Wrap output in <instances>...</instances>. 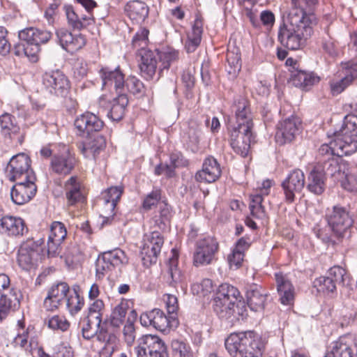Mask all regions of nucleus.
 I'll list each match as a JSON object with an SVG mask.
<instances>
[{
    "label": "nucleus",
    "instance_id": "f257e3e1",
    "mask_svg": "<svg viewBox=\"0 0 357 357\" xmlns=\"http://www.w3.org/2000/svg\"><path fill=\"white\" fill-rule=\"evenodd\" d=\"M317 4L318 0H291L287 22L278 33V40L283 46L296 50L305 45L317 24L314 10Z\"/></svg>",
    "mask_w": 357,
    "mask_h": 357
},
{
    "label": "nucleus",
    "instance_id": "f03ea898",
    "mask_svg": "<svg viewBox=\"0 0 357 357\" xmlns=\"http://www.w3.org/2000/svg\"><path fill=\"white\" fill-rule=\"evenodd\" d=\"M20 42L14 46V53L17 56H26L31 61H36L40 45L47 43L52 38V33L36 27L25 28L18 33Z\"/></svg>",
    "mask_w": 357,
    "mask_h": 357
},
{
    "label": "nucleus",
    "instance_id": "7ed1b4c3",
    "mask_svg": "<svg viewBox=\"0 0 357 357\" xmlns=\"http://www.w3.org/2000/svg\"><path fill=\"white\" fill-rule=\"evenodd\" d=\"M149 33L148 29L145 28L140 29L135 33L132 40L133 47L139 50V54L141 56L139 69L142 76L146 79H152L157 68V61L154 53L146 50Z\"/></svg>",
    "mask_w": 357,
    "mask_h": 357
},
{
    "label": "nucleus",
    "instance_id": "20e7f679",
    "mask_svg": "<svg viewBox=\"0 0 357 357\" xmlns=\"http://www.w3.org/2000/svg\"><path fill=\"white\" fill-rule=\"evenodd\" d=\"M239 296V291L231 284L224 283L219 286L214 298L213 310L220 318L231 317Z\"/></svg>",
    "mask_w": 357,
    "mask_h": 357
},
{
    "label": "nucleus",
    "instance_id": "39448f33",
    "mask_svg": "<svg viewBox=\"0 0 357 357\" xmlns=\"http://www.w3.org/2000/svg\"><path fill=\"white\" fill-rule=\"evenodd\" d=\"M22 298L20 291L11 285L9 276L0 273V321L20 305Z\"/></svg>",
    "mask_w": 357,
    "mask_h": 357
},
{
    "label": "nucleus",
    "instance_id": "423d86ee",
    "mask_svg": "<svg viewBox=\"0 0 357 357\" xmlns=\"http://www.w3.org/2000/svg\"><path fill=\"white\" fill-rule=\"evenodd\" d=\"M136 357H169L167 346L159 336L145 335L137 341L134 347Z\"/></svg>",
    "mask_w": 357,
    "mask_h": 357
},
{
    "label": "nucleus",
    "instance_id": "0eeeda50",
    "mask_svg": "<svg viewBox=\"0 0 357 357\" xmlns=\"http://www.w3.org/2000/svg\"><path fill=\"white\" fill-rule=\"evenodd\" d=\"M76 1L85 8L87 14L77 13L71 5H65L63 10L68 26L73 30L81 31L94 24L95 19L91 11L97 4L93 0Z\"/></svg>",
    "mask_w": 357,
    "mask_h": 357
},
{
    "label": "nucleus",
    "instance_id": "6e6552de",
    "mask_svg": "<svg viewBox=\"0 0 357 357\" xmlns=\"http://www.w3.org/2000/svg\"><path fill=\"white\" fill-rule=\"evenodd\" d=\"M128 262L126 253L120 248L104 252L99 255L96 263V276L101 279L115 268L121 270Z\"/></svg>",
    "mask_w": 357,
    "mask_h": 357
},
{
    "label": "nucleus",
    "instance_id": "1a4fd4ad",
    "mask_svg": "<svg viewBox=\"0 0 357 357\" xmlns=\"http://www.w3.org/2000/svg\"><path fill=\"white\" fill-rule=\"evenodd\" d=\"M31 159L25 153L13 156L7 167L6 174L11 181L36 180V174L31 167Z\"/></svg>",
    "mask_w": 357,
    "mask_h": 357
},
{
    "label": "nucleus",
    "instance_id": "9d476101",
    "mask_svg": "<svg viewBox=\"0 0 357 357\" xmlns=\"http://www.w3.org/2000/svg\"><path fill=\"white\" fill-rule=\"evenodd\" d=\"M43 243V241L41 238L37 241L33 238H27L21 243L17 252V261L22 269L30 271L36 268L40 246Z\"/></svg>",
    "mask_w": 357,
    "mask_h": 357
},
{
    "label": "nucleus",
    "instance_id": "9b49d317",
    "mask_svg": "<svg viewBox=\"0 0 357 357\" xmlns=\"http://www.w3.org/2000/svg\"><path fill=\"white\" fill-rule=\"evenodd\" d=\"M326 219L333 234L337 238L343 237L352 226L353 220L346 208L339 205L328 209Z\"/></svg>",
    "mask_w": 357,
    "mask_h": 357
},
{
    "label": "nucleus",
    "instance_id": "f8f14e48",
    "mask_svg": "<svg viewBox=\"0 0 357 357\" xmlns=\"http://www.w3.org/2000/svg\"><path fill=\"white\" fill-rule=\"evenodd\" d=\"M163 243V237L158 231H153L144 235L141 255L143 264L145 266H149L156 263Z\"/></svg>",
    "mask_w": 357,
    "mask_h": 357
},
{
    "label": "nucleus",
    "instance_id": "ddd939ff",
    "mask_svg": "<svg viewBox=\"0 0 357 357\" xmlns=\"http://www.w3.org/2000/svg\"><path fill=\"white\" fill-rule=\"evenodd\" d=\"M143 326H153L154 328L165 332L167 328L176 327L178 321L174 316H166L160 309L155 308L151 311L143 312L139 317Z\"/></svg>",
    "mask_w": 357,
    "mask_h": 357
},
{
    "label": "nucleus",
    "instance_id": "4468645a",
    "mask_svg": "<svg viewBox=\"0 0 357 357\" xmlns=\"http://www.w3.org/2000/svg\"><path fill=\"white\" fill-rule=\"evenodd\" d=\"M218 250L217 241L211 236H206L196 243L193 255V264L196 266L211 264Z\"/></svg>",
    "mask_w": 357,
    "mask_h": 357
},
{
    "label": "nucleus",
    "instance_id": "2eb2a0df",
    "mask_svg": "<svg viewBox=\"0 0 357 357\" xmlns=\"http://www.w3.org/2000/svg\"><path fill=\"white\" fill-rule=\"evenodd\" d=\"M43 85L46 91L58 97L66 96L70 89L68 79L59 70L45 73Z\"/></svg>",
    "mask_w": 357,
    "mask_h": 357
},
{
    "label": "nucleus",
    "instance_id": "dca6fc26",
    "mask_svg": "<svg viewBox=\"0 0 357 357\" xmlns=\"http://www.w3.org/2000/svg\"><path fill=\"white\" fill-rule=\"evenodd\" d=\"M77 163L75 155L66 145L61 150L54 153L50 161V169L52 172L59 175L69 174L75 168Z\"/></svg>",
    "mask_w": 357,
    "mask_h": 357
},
{
    "label": "nucleus",
    "instance_id": "f3484780",
    "mask_svg": "<svg viewBox=\"0 0 357 357\" xmlns=\"http://www.w3.org/2000/svg\"><path fill=\"white\" fill-rule=\"evenodd\" d=\"M333 134L340 136L347 146L348 151L355 153L357 151V115H347L340 130L334 131Z\"/></svg>",
    "mask_w": 357,
    "mask_h": 357
},
{
    "label": "nucleus",
    "instance_id": "a211bd4d",
    "mask_svg": "<svg viewBox=\"0 0 357 357\" xmlns=\"http://www.w3.org/2000/svg\"><path fill=\"white\" fill-rule=\"evenodd\" d=\"M229 143L235 153L245 158L248 155L251 143L255 139L252 130L229 128Z\"/></svg>",
    "mask_w": 357,
    "mask_h": 357
},
{
    "label": "nucleus",
    "instance_id": "6ab92c4d",
    "mask_svg": "<svg viewBox=\"0 0 357 357\" xmlns=\"http://www.w3.org/2000/svg\"><path fill=\"white\" fill-rule=\"evenodd\" d=\"M99 73L103 89L112 92L114 91L116 94L126 93L124 75L119 67L114 70L108 67L102 68Z\"/></svg>",
    "mask_w": 357,
    "mask_h": 357
},
{
    "label": "nucleus",
    "instance_id": "aec40b11",
    "mask_svg": "<svg viewBox=\"0 0 357 357\" xmlns=\"http://www.w3.org/2000/svg\"><path fill=\"white\" fill-rule=\"evenodd\" d=\"M55 34L59 45L70 54L81 50L86 43V38L83 34H73L64 27L57 29Z\"/></svg>",
    "mask_w": 357,
    "mask_h": 357
},
{
    "label": "nucleus",
    "instance_id": "412c9836",
    "mask_svg": "<svg viewBox=\"0 0 357 357\" xmlns=\"http://www.w3.org/2000/svg\"><path fill=\"white\" fill-rule=\"evenodd\" d=\"M301 126L300 120L291 116L278 123L275 133V140L280 145L291 142L298 134Z\"/></svg>",
    "mask_w": 357,
    "mask_h": 357
},
{
    "label": "nucleus",
    "instance_id": "4be33fe9",
    "mask_svg": "<svg viewBox=\"0 0 357 357\" xmlns=\"http://www.w3.org/2000/svg\"><path fill=\"white\" fill-rule=\"evenodd\" d=\"M305 183V178L303 171L298 169L291 171L282 183L286 202H293L295 195L302 190Z\"/></svg>",
    "mask_w": 357,
    "mask_h": 357
},
{
    "label": "nucleus",
    "instance_id": "5701e85b",
    "mask_svg": "<svg viewBox=\"0 0 357 357\" xmlns=\"http://www.w3.org/2000/svg\"><path fill=\"white\" fill-rule=\"evenodd\" d=\"M17 324L20 328L12 342V344L15 348L31 354L32 351L36 349L38 345L37 338L33 335V328L30 326L24 328V323L21 321H18Z\"/></svg>",
    "mask_w": 357,
    "mask_h": 357
},
{
    "label": "nucleus",
    "instance_id": "b1692460",
    "mask_svg": "<svg viewBox=\"0 0 357 357\" xmlns=\"http://www.w3.org/2000/svg\"><path fill=\"white\" fill-rule=\"evenodd\" d=\"M36 180H26L15 181L16 183L10 190L13 202L17 205H23L29 202L36 194Z\"/></svg>",
    "mask_w": 357,
    "mask_h": 357
},
{
    "label": "nucleus",
    "instance_id": "393cba45",
    "mask_svg": "<svg viewBox=\"0 0 357 357\" xmlns=\"http://www.w3.org/2000/svg\"><path fill=\"white\" fill-rule=\"evenodd\" d=\"M331 135L333 136V139L330 142L324 143L319 147L318 150V154L322 158H320L319 162H322L323 160H327L328 158H334L335 155L339 158H342L344 155L352 154V151H347V146L342 142L339 135L333 134H328V137Z\"/></svg>",
    "mask_w": 357,
    "mask_h": 357
},
{
    "label": "nucleus",
    "instance_id": "a878e982",
    "mask_svg": "<svg viewBox=\"0 0 357 357\" xmlns=\"http://www.w3.org/2000/svg\"><path fill=\"white\" fill-rule=\"evenodd\" d=\"M67 236L65 225L61 222L52 223L47 243V255L55 257L61 252V245Z\"/></svg>",
    "mask_w": 357,
    "mask_h": 357
},
{
    "label": "nucleus",
    "instance_id": "bb28decb",
    "mask_svg": "<svg viewBox=\"0 0 357 357\" xmlns=\"http://www.w3.org/2000/svg\"><path fill=\"white\" fill-rule=\"evenodd\" d=\"M70 290V287L66 282H59L53 284L44 300L45 309L47 311H54L58 309L65 302Z\"/></svg>",
    "mask_w": 357,
    "mask_h": 357
},
{
    "label": "nucleus",
    "instance_id": "cd10ccee",
    "mask_svg": "<svg viewBox=\"0 0 357 357\" xmlns=\"http://www.w3.org/2000/svg\"><path fill=\"white\" fill-rule=\"evenodd\" d=\"M255 331H245L231 333L225 340V347L231 357L241 356L246 343L251 340Z\"/></svg>",
    "mask_w": 357,
    "mask_h": 357
},
{
    "label": "nucleus",
    "instance_id": "c85d7f7f",
    "mask_svg": "<svg viewBox=\"0 0 357 357\" xmlns=\"http://www.w3.org/2000/svg\"><path fill=\"white\" fill-rule=\"evenodd\" d=\"M103 121L96 115L86 112L77 116L75 121V126L79 135L84 136L99 132L103 127Z\"/></svg>",
    "mask_w": 357,
    "mask_h": 357
},
{
    "label": "nucleus",
    "instance_id": "c756f323",
    "mask_svg": "<svg viewBox=\"0 0 357 357\" xmlns=\"http://www.w3.org/2000/svg\"><path fill=\"white\" fill-rule=\"evenodd\" d=\"M221 175V169L217 160L212 156L207 157L203 162L202 168L196 172L195 178L197 182L213 183Z\"/></svg>",
    "mask_w": 357,
    "mask_h": 357
},
{
    "label": "nucleus",
    "instance_id": "7c9ffc66",
    "mask_svg": "<svg viewBox=\"0 0 357 357\" xmlns=\"http://www.w3.org/2000/svg\"><path fill=\"white\" fill-rule=\"evenodd\" d=\"M354 347V340L351 335L342 336L332 342L324 357H356Z\"/></svg>",
    "mask_w": 357,
    "mask_h": 357
},
{
    "label": "nucleus",
    "instance_id": "2f4dec72",
    "mask_svg": "<svg viewBox=\"0 0 357 357\" xmlns=\"http://www.w3.org/2000/svg\"><path fill=\"white\" fill-rule=\"evenodd\" d=\"M27 231L25 222L20 217L5 215L0 219V232L9 237H19Z\"/></svg>",
    "mask_w": 357,
    "mask_h": 357
},
{
    "label": "nucleus",
    "instance_id": "473e14b6",
    "mask_svg": "<svg viewBox=\"0 0 357 357\" xmlns=\"http://www.w3.org/2000/svg\"><path fill=\"white\" fill-rule=\"evenodd\" d=\"M268 294L259 285L252 284L246 291L247 303L251 310L259 312L264 310Z\"/></svg>",
    "mask_w": 357,
    "mask_h": 357
},
{
    "label": "nucleus",
    "instance_id": "72a5a7b5",
    "mask_svg": "<svg viewBox=\"0 0 357 357\" xmlns=\"http://www.w3.org/2000/svg\"><path fill=\"white\" fill-rule=\"evenodd\" d=\"M316 166L322 169L325 176L329 175L339 178L342 174L345 176L347 174L348 163L342 158H328L327 160L319 162Z\"/></svg>",
    "mask_w": 357,
    "mask_h": 357
},
{
    "label": "nucleus",
    "instance_id": "f704fd0d",
    "mask_svg": "<svg viewBox=\"0 0 357 357\" xmlns=\"http://www.w3.org/2000/svg\"><path fill=\"white\" fill-rule=\"evenodd\" d=\"M64 190L68 206H75L85 201L84 190L76 176H71L65 183Z\"/></svg>",
    "mask_w": 357,
    "mask_h": 357
},
{
    "label": "nucleus",
    "instance_id": "c9c22d12",
    "mask_svg": "<svg viewBox=\"0 0 357 357\" xmlns=\"http://www.w3.org/2000/svg\"><path fill=\"white\" fill-rule=\"evenodd\" d=\"M280 301L283 305H291L294 298V287L286 275L281 273L275 274Z\"/></svg>",
    "mask_w": 357,
    "mask_h": 357
},
{
    "label": "nucleus",
    "instance_id": "e433bc0d",
    "mask_svg": "<svg viewBox=\"0 0 357 357\" xmlns=\"http://www.w3.org/2000/svg\"><path fill=\"white\" fill-rule=\"evenodd\" d=\"M290 80L295 86L308 91L319 82L320 77L313 72L294 70L291 71Z\"/></svg>",
    "mask_w": 357,
    "mask_h": 357
},
{
    "label": "nucleus",
    "instance_id": "4c0bfd02",
    "mask_svg": "<svg viewBox=\"0 0 357 357\" xmlns=\"http://www.w3.org/2000/svg\"><path fill=\"white\" fill-rule=\"evenodd\" d=\"M116 96L107 103V115L114 121H119L123 117L128 104V98L126 93H119Z\"/></svg>",
    "mask_w": 357,
    "mask_h": 357
},
{
    "label": "nucleus",
    "instance_id": "58836bf2",
    "mask_svg": "<svg viewBox=\"0 0 357 357\" xmlns=\"http://www.w3.org/2000/svg\"><path fill=\"white\" fill-rule=\"evenodd\" d=\"M129 18L135 23L143 22L149 15V8L146 3L139 0L128 2L125 8Z\"/></svg>",
    "mask_w": 357,
    "mask_h": 357
},
{
    "label": "nucleus",
    "instance_id": "ea45409f",
    "mask_svg": "<svg viewBox=\"0 0 357 357\" xmlns=\"http://www.w3.org/2000/svg\"><path fill=\"white\" fill-rule=\"evenodd\" d=\"M265 342L257 333L255 332L251 340L246 343L240 357H262Z\"/></svg>",
    "mask_w": 357,
    "mask_h": 357
},
{
    "label": "nucleus",
    "instance_id": "a19ab883",
    "mask_svg": "<svg viewBox=\"0 0 357 357\" xmlns=\"http://www.w3.org/2000/svg\"><path fill=\"white\" fill-rule=\"evenodd\" d=\"M324 172L319 167L315 166L309 174L307 188L314 195H321L326 188Z\"/></svg>",
    "mask_w": 357,
    "mask_h": 357
},
{
    "label": "nucleus",
    "instance_id": "79ce46f5",
    "mask_svg": "<svg viewBox=\"0 0 357 357\" xmlns=\"http://www.w3.org/2000/svg\"><path fill=\"white\" fill-rule=\"evenodd\" d=\"M203 33V23L202 20L197 17L190 31L188 33L185 42V49L188 52H193L200 45Z\"/></svg>",
    "mask_w": 357,
    "mask_h": 357
},
{
    "label": "nucleus",
    "instance_id": "37998d69",
    "mask_svg": "<svg viewBox=\"0 0 357 357\" xmlns=\"http://www.w3.org/2000/svg\"><path fill=\"white\" fill-rule=\"evenodd\" d=\"M79 287L74 285L65 300L66 309L71 315L77 314L84 305V299L79 294Z\"/></svg>",
    "mask_w": 357,
    "mask_h": 357
},
{
    "label": "nucleus",
    "instance_id": "c03bdc74",
    "mask_svg": "<svg viewBox=\"0 0 357 357\" xmlns=\"http://www.w3.org/2000/svg\"><path fill=\"white\" fill-rule=\"evenodd\" d=\"M65 263L68 268H74L84 261V254L81 247L76 243H71L63 254Z\"/></svg>",
    "mask_w": 357,
    "mask_h": 357
},
{
    "label": "nucleus",
    "instance_id": "a18cd8bd",
    "mask_svg": "<svg viewBox=\"0 0 357 357\" xmlns=\"http://www.w3.org/2000/svg\"><path fill=\"white\" fill-rule=\"evenodd\" d=\"M227 61L229 68L228 73L236 76L241 69V51L238 47L229 45L227 52Z\"/></svg>",
    "mask_w": 357,
    "mask_h": 357
},
{
    "label": "nucleus",
    "instance_id": "49530a36",
    "mask_svg": "<svg viewBox=\"0 0 357 357\" xmlns=\"http://www.w3.org/2000/svg\"><path fill=\"white\" fill-rule=\"evenodd\" d=\"M105 139L101 136H96L94 139L90 140L86 144H83L80 147L82 153L85 157L92 158L96 160V157L105 147Z\"/></svg>",
    "mask_w": 357,
    "mask_h": 357
},
{
    "label": "nucleus",
    "instance_id": "de8ad7c7",
    "mask_svg": "<svg viewBox=\"0 0 357 357\" xmlns=\"http://www.w3.org/2000/svg\"><path fill=\"white\" fill-rule=\"evenodd\" d=\"M357 78V68H350L347 70L345 76L338 81L331 82V90L333 95L342 93L354 79Z\"/></svg>",
    "mask_w": 357,
    "mask_h": 357
},
{
    "label": "nucleus",
    "instance_id": "09e8293b",
    "mask_svg": "<svg viewBox=\"0 0 357 357\" xmlns=\"http://www.w3.org/2000/svg\"><path fill=\"white\" fill-rule=\"evenodd\" d=\"M123 192V188L122 186H113L107 188L102 193L105 207L113 212Z\"/></svg>",
    "mask_w": 357,
    "mask_h": 357
},
{
    "label": "nucleus",
    "instance_id": "8fccbe9b",
    "mask_svg": "<svg viewBox=\"0 0 357 357\" xmlns=\"http://www.w3.org/2000/svg\"><path fill=\"white\" fill-rule=\"evenodd\" d=\"M158 208L152 220L158 228L164 229L171 218L170 206L165 202H161L158 204Z\"/></svg>",
    "mask_w": 357,
    "mask_h": 357
},
{
    "label": "nucleus",
    "instance_id": "3c124183",
    "mask_svg": "<svg viewBox=\"0 0 357 357\" xmlns=\"http://www.w3.org/2000/svg\"><path fill=\"white\" fill-rule=\"evenodd\" d=\"M264 197L257 192L250 195L249 208L251 215L257 219H263L266 216V211L262 205Z\"/></svg>",
    "mask_w": 357,
    "mask_h": 357
},
{
    "label": "nucleus",
    "instance_id": "603ef678",
    "mask_svg": "<svg viewBox=\"0 0 357 357\" xmlns=\"http://www.w3.org/2000/svg\"><path fill=\"white\" fill-rule=\"evenodd\" d=\"M128 310V303L126 301H122L116 305L113 308L110 315L109 321L111 325L114 327H119L124 321Z\"/></svg>",
    "mask_w": 357,
    "mask_h": 357
},
{
    "label": "nucleus",
    "instance_id": "864d4df0",
    "mask_svg": "<svg viewBox=\"0 0 357 357\" xmlns=\"http://www.w3.org/2000/svg\"><path fill=\"white\" fill-rule=\"evenodd\" d=\"M235 114V124L231 128L243 129L244 131L252 130L253 121L251 110L245 112H239Z\"/></svg>",
    "mask_w": 357,
    "mask_h": 357
},
{
    "label": "nucleus",
    "instance_id": "5fc2aeb1",
    "mask_svg": "<svg viewBox=\"0 0 357 357\" xmlns=\"http://www.w3.org/2000/svg\"><path fill=\"white\" fill-rule=\"evenodd\" d=\"M171 347L174 357H194V353L190 344L184 341L174 340Z\"/></svg>",
    "mask_w": 357,
    "mask_h": 357
},
{
    "label": "nucleus",
    "instance_id": "6e6d98bb",
    "mask_svg": "<svg viewBox=\"0 0 357 357\" xmlns=\"http://www.w3.org/2000/svg\"><path fill=\"white\" fill-rule=\"evenodd\" d=\"M0 126L1 132L4 135H9L11 133H17L19 127L15 123V119L8 113L0 116Z\"/></svg>",
    "mask_w": 357,
    "mask_h": 357
},
{
    "label": "nucleus",
    "instance_id": "4d7b16f0",
    "mask_svg": "<svg viewBox=\"0 0 357 357\" xmlns=\"http://www.w3.org/2000/svg\"><path fill=\"white\" fill-rule=\"evenodd\" d=\"M124 88L134 96H142L144 93V85L135 76H130L125 79Z\"/></svg>",
    "mask_w": 357,
    "mask_h": 357
},
{
    "label": "nucleus",
    "instance_id": "13d9d810",
    "mask_svg": "<svg viewBox=\"0 0 357 357\" xmlns=\"http://www.w3.org/2000/svg\"><path fill=\"white\" fill-rule=\"evenodd\" d=\"M132 318L129 317L123 326V334L125 341L128 345L132 344L135 339V320L137 313L135 310L131 312Z\"/></svg>",
    "mask_w": 357,
    "mask_h": 357
},
{
    "label": "nucleus",
    "instance_id": "bf43d9fd",
    "mask_svg": "<svg viewBox=\"0 0 357 357\" xmlns=\"http://www.w3.org/2000/svg\"><path fill=\"white\" fill-rule=\"evenodd\" d=\"M193 294L205 297L213 291V284L211 280L206 278L199 282L194 283L191 287Z\"/></svg>",
    "mask_w": 357,
    "mask_h": 357
},
{
    "label": "nucleus",
    "instance_id": "052dcab7",
    "mask_svg": "<svg viewBox=\"0 0 357 357\" xmlns=\"http://www.w3.org/2000/svg\"><path fill=\"white\" fill-rule=\"evenodd\" d=\"M314 287L323 293L333 292L336 289V284L328 275L317 278L314 281Z\"/></svg>",
    "mask_w": 357,
    "mask_h": 357
},
{
    "label": "nucleus",
    "instance_id": "680f3d73",
    "mask_svg": "<svg viewBox=\"0 0 357 357\" xmlns=\"http://www.w3.org/2000/svg\"><path fill=\"white\" fill-rule=\"evenodd\" d=\"M328 276L333 280L337 285L344 286L347 278L346 271L339 266H335L331 268L328 272Z\"/></svg>",
    "mask_w": 357,
    "mask_h": 357
},
{
    "label": "nucleus",
    "instance_id": "e2e57ef3",
    "mask_svg": "<svg viewBox=\"0 0 357 357\" xmlns=\"http://www.w3.org/2000/svg\"><path fill=\"white\" fill-rule=\"evenodd\" d=\"M48 326L52 330L66 331L70 327V323L63 316L54 315L48 320Z\"/></svg>",
    "mask_w": 357,
    "mask_h": 357
},
{
    "label": "nucleus",
    "instance_id": "0e129e2a",
    "mask_svg": "<svg viewBox=\"0 0 357 357\" xmlns=\"http://www.w3.org/2000/svg\"><path fill=\"white\" fill-rule=\"evenodd\" d=\"M178 52L174 50H168L160 52L159 54L160 62L162 69H168L172 63L178 59Z\"/></svg>",
    "mask_w": 357,
    "mask_h": 357
},
{
    "label": "nucleus",
    "instance_id": "69168bd1",
    "mask_svg": "<svg viewBox=\"0 0 357 357\" xmlns=\"http://www.w3.org/2000/svg\"><path fill=\"white\" fill-rule=\"evenodd\" d=\"M160 198V191L158 190H153L144 198L142 204L143 208L146 211H149L152 206L157 204L158 205Z\"/></svg>",
    "mask_w": 357,
    "mask_h": 357
},
{
    "label": "nucleus",
    "instance_id": "338daca9",
    "mask_svg": "<svg viewBox=\"0 0 357 357\" xmlns=\"http://www.w3.org/2000/svg\"><path fill=\"white\" fill-rule=\"evenodd\" d=\"M164 301L169 316L176 317V312L178 309L177 297L173 294H166L164 295Z\"/></svg>",
    "mask_w": 357,
    "mask_h": 357
},
{
    "label": "nucleus",
    "instance_id": "774afa93",
    "mask_svg": "<svg viewBox=\"0 0 357 357\" xmlns=\"http://www.w3.org/2000/svg\"><path fill=\"white\" fill-rule=\"evenodd\" d=\"M342 186L347 190L357 192V174L347 173L342 181Z\"/></svg>",
    "mask_w": 357,
    "mask_h": 357
}]
</instances>
